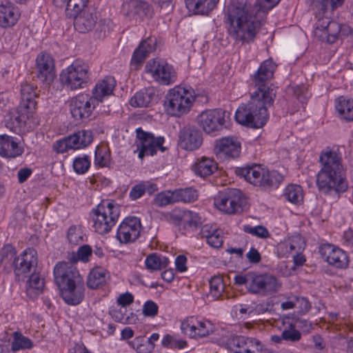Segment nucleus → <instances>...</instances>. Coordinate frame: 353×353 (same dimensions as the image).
Instances as JSON below:
<instances>
[{
	"label": "nucleus",
	"mask_w": 353,
	"mask_h": 353,
	"mask_svg": "<svg viewBox=\"0 0 353 353\" xmlns=\"http://www.w3.org/2000/svg\"><path fill=\"white\" fill-rule=\"evenodd\" d=\"M157 48V39L154 37H148L143 40L133 52L131 65L137 68L141 65L154 52Z\"/></svg>",
	"instance_id": "bb28decb"
},
{
	"label": "nucleus",
	"mask_w": 353,
	"mask_h": 353,
	"mask_svg": "<svg viewBox=\"0 0 353 353\" xmlns=\"http://www.w3.org/2000/svg\"><path fill=\"white\" fill-rule=\"evenodd\" d=\"M225 284L221 276H214L210 280V293L215 299L222 297Z\"/></svg>",
	"instance_id": "09e8293b"
},
{
	"label": "nucleus",
	"mask_w": 353,
	"mask_h": 353,
	"mask_svg": "<svg viewBox=\"0 0 353 353\" xmlns=\"http://www.w3.org/2000/svg\"><path fill=\"white\" fill-rule=\"evenodd\" d=\"M198 192L192 188H179L174 190L175 203H192L198 199Z\"/></svg>",
	"instance_id": "a19ab883"
},
{
	"label": "nucleus",
	"mask_w": 353,
	"mask_h": 353,
	"mask_svg": "<svg viewBox=\"0 0 353 353\" xmlns=\"http://www.w3.org/2000/svg\"><path fill=\"white\" fill-rule=\"evenodd\" d=\"M37 89V87L28 83L21 85V100L19 104L21 110H28L34 112L37 104L36 101L38 97Z\"/></svg>",
	"instance_id": "7c9ffc66"
},
{
	"label": "nucleus",
	"mask_w": 353,
	"mask_h": 353,
	"mask_svg": "<svg viewBox=\"0 0 353 353\" xmlns=\"http://www.w3.org/2000/svg\"><path fill=\"white\" fill-rule=\"evenodd\" d=\"M89 0H68L65 8V14L68 17H72L87 8Z\"/></svg>",
	"instance_id": "49530a36"
},
{
	"label": "nucleus",
	"mask_w": 353,
	"mask_h": 353,
	"mask_svg": "<svg viewBox=\"0 0 353 353\" xmlns=\"http://www.w3.org/2000/svg\"><path fill=\"white\" fill-rule=\"evenodd\" d=\"M314 35L322 41L334 43L343 36H347L353 40V29L347 25H341L332 21L327 17L319 18L315 23Z\"/></svg>",
	"instance_id": "423d86ee"
},
{
	"label": "nucleus",
	"mask_w": 353,
	"mask_h": 353,
	"mask_svg": "<svg viewBox=\"0 0 353 353\" xmlns=\"http://www.w3.org/2000/svg\"><path fill=\"white\" fill-rule=\"evenodd\" d=\"M235 173L250 183L263 188H277L283 179V175L278 171H270L260 164L237 168Z\"/></svg>",
	"instance_id": "20e7f679"
},
{
	"label": "nucleus",
	"mask_w": 353,
	"mask_h": 353,
	"mask_svg": "<svg viewBox=\"0 0 353 353\" xmlns=\"http://www.w3.org/2000/svg\"><path fill=\"white\" fill-rule=\"evenodd\" d=\"M293 300L295 301V307L299 309L300 313L305 314L310 310L311 304L307 298L295 295Z\"/></svg>",
	"instance_id": "0e129e2a"
},
{
	"label": "nucleus",
	"mask_w": 353,
	"mask_h": 353,
	"mask_svg": "<svg viewBox=\"0 0 353 353\" xmlns=\"http://www.w3.org/2000/svg\"><path fill=\"white\" fill-rule=\"evenodd\" d=\"M254 273L249 272L245 275H236L234 278V284L241 286L245 285L248 291L251 292Z\"/></svg>",
	"instance_id": "052dcab7"
},
{
	"label": "nucleus",
	"mask_w": 353,
	"mask_h": 353,
	"mask_svg": "<svg viewBox=\"0 0 353 353\" xmlns=\"http://www.w3.org/2000/svg\"><path fill=\"white\" fill-rule=\"evenodd\" d=\"M268 118V110L251 100L241 105L235 113V119L239 123L252 128H262Z\"/></svg>",
	"instance_id": "39448f33"
},
{
	"label": "nucleus",
	"mask_w": 353,
	"mask_h": 353,
	"mask_svg": "<svg viewBox=\"0 0 353 353\" xmlns=\"http://www.w3.org/2000/svg\"><path fill=\"white\" fill-rule=\"evenodd\" d=\"M145 71L157 83L163 85L172 84L177 79L174 67L162 59H153L148 61L145 64Z\"/></svg>",
	"instance_id": "9d476101"
},
{
	"label": "nucleus",
	"mask_w": 353,
	"mask_h": 353,
	"mask_svg": "<svg viewBox=\"0 0 353 353\" xmlns=\"http://www.w3.org/2000/svg\"><path fill=\"white\" fill-rule=\"evenodd\" d=\"M195 99L192 89L176 87L170 90L166 97V110L170 114L180 117L190 110Z\"/></svg>",
	"instance_id": "6e6552de"
},
{
	"label": "nucleus",
	"mask_w": 353,
	"mask_h": 353,
	"mask_svg": "<svg viewBox=\"0 0 353 353\" xmlns=\"http://www.w3.org/2000/svg\"><path fill=\"white\" fill-rule=\"evenodd\" d=\"M127 312L125 307L119 306V308H113L110 310V314L112 318L117 322L123 324L135 323L137 320V316L133 312H130V315H128Z\"/></svg>",
	"instance_id": "58836bf2"
},
{
	"label": "nucleus",
	"mask_w": 353,
	"mask_h": 353,
	"mask_svg": "<svg viewBox=\"0 0 353 353\" xmlns=\"http://www.w3.org/2000/svg\"><path fill=\"white\" fill-rule=\"evenodd\" d=\"M77 137L79 138L81 148H85L92 141V133L90 130H81L75 132Z\"/></svg>",
	"instance_id": "e2e57ef3"
},
{
	"label": "nucleus",
	"mask_w": 353,
	"mask_h": 353,
	"mask_svg": "<svg viewBox=\"0 0 353 353\" xmlns=\"http://www.w3.org/2000/svg\"><path fill=\"white\" fill-rule=\"evenodd\" d=\"M217 170V164L214 159L208 157H201L198 159L194 165V172L200 177L211 175Z\"/></svg>",
	"instance_id": "c9c22d12"
},
{
	"label": "nucleus",
	"mask_w": 353,
	"mask_h": 353,
	"mask_svg": "<svg viewBox=\"0 0 353 353\" xmlns=\"http://www.w3.org/2000/svg\"><path fill=\"white\" fill-rule=\"evenodd\" d=\"M95 99L88 94H80L72 98L70 103L71 114L76 120H82L88 118L96 105Z\"/></svg>",
	"instance_id": "4468645a"
},
{
	"label": "nucleus",
	"mask_w": 353,
	"mask_h": 353,
	"mask_svg": "<svg viewBox=\"0 0 353 353\" xmlns=\"http://www.w3.org/2000/svg\"><path fill=\"white\" fill-rule=\"evenodd\" d=\"M280 0H255L254 5L231 1L224 12L227 32L235 43H253L263 24L264 17Z\"/></svg>",
	"instance_id": "f257e3e1"
},
{
	"label": "nucleus",
	"mask_w": 353,
	"mask_h": 353,
	"mask_svg": "<svg viewBox=\"0 0 353 353\" xmlns=\"http://www.w3.org/2000/svg\"><path fill=\"white\" fill-rule=\"evenodd\" d=\"M130 344L139 353H150L154 347V344L146 340L144 336L136 337Z\"/></svg>",
	"instance_id": "de8ad7c7"
},
{
	"label": "nucleus",
	"mask_w": 353,
	"mask_h": 353,
	"mask_svg": "<svg viewBox=\"0 0 353 353\" xmlns=\"http://www.w3.org/2000/svg\"><path fill=\"white\" fill-rule=\"evenodd\" d=\"M215 148L219 154L236 159L240 156L241 144L236 137H223L216 141Z\"/></svg>",
	"instance_id": "4be33fe9"
},
{
	"label": "nucleus",
	"mask_w": 353,
	"mask_h": 353,
	"mask_svg": "<svg viewBox=\"0 0 353 353\" xmlns=\"http://www.w3.org/2000/svg\"><path fill=\"white\" fill-rule=\"evenodd\" d=\"M243 231L261 239H267L270 236L268 229L263 225L251 226L245 225L243 226Z\"/></svg>",
	"instance_id": "6e6d98bb"
},
{
	"label": "nucleus",
	"mask_w": 353,
	"mask_h": 353,
	"mask_svg": "<svg viewBox=\"0 0 353 353\" xmlns=\"http://www.w3.org/2000/svg\"><path fill=\"white\" fill-rule=\"evenodd\" d=\"M24 152L22 146L12 137L7 134L0 135V155L8 159L21 156Z\"/></svg>",
	"instance_id": "c85d7f7f"
},
{
	"label": "nucleus",
	"mask_w": 353,
	"mask_h": 353,
	"mask_svg": "<svg viewBox=\"0 0 353 353\" xmlns=\"http://www.w3.org/2000/svg\"><path fill=\"white\" fill-rule=\"evenodd\" d=\"M36 70L38 79L50 84L56 77L52 57L46 52L39 53L36 59Z\"/></svg>",
	"instance_id": "aec40b11"
},
{
	"label": "nucleus",
	"mask_w": 353,
	"mask_h": 353,
	"mask_svg": "<svg viewBox=\"0 0 353 353\" xmlns=\"http://www.w3.org/2000/svg\"><path fill=\"white\" fill-rule=\"evenodd\" d=\"M72 18H74L75 30L81 33H86L93 30L97 21V14L92 8L83 10Z\"/></svg>",
	"instance_id": "412c9836"
},
{
	"label": "nucleus",
	"mask_w": 353,
	"mask_h": 353,
	"mask_svg": "<svg viewBox=\"0 0 353 353\" xmlns=\"http://www.w3.org/2000/svg\"><path fill=\"white\" fill-rule=\"evenodd\" d=\"M174 203V190L162 191L158 193L153 200V203L161 208Z\"/></svg>",
	"instance_id": "8fccbe9b"
},
{
	"label": "nucleus",
	"mask_w": 353,
	"mask_h": 353,
	"mask_svg": "<svg viewBox=\"0 0 353 353\" xmlns=\"http://www.w3.org/2000/svg\"><path fill=\"white\" fill-rule=\"evenodd\" d=\"M21 13L13 3L0 4V27L8 28L14 26L19 19Z\"/></svg>",
	"instance_id": "c756f323"
},
{
	"label": "nucleus",
	"mask_w": 353,
	"mask_h": 353,
	"mask_svg": "<svg viewBox=\"0 0 353 353\" xmlns=\"http://www.w3.org/2000/svg\"><path fill=\"white\" fill-rule=\"evenodd\" d=\"M37 251L32 248H28L17 256L12 269L16 276H20L37 269Z\"/></svg>",
	"instance_id": "6ab92c4d"
},
{
	"label": "nucleus",
	"mask_w": 353,
	"mask_h": 353,
	"mask_svg": "<svg viewBox=\"0 0 353 353\" xmlns=\"http://www.w3.org/2000/svg\"><path fill=\"white\" fill-rule=\"evenodd\" d=\"M222 233L221 230H214L212 236L206 240L208 244L214 248H220L223 243Z\"/></svg>",
	"instance_id": "680f3d73"
},
{
	"label": "nucleus",
	"mask_w": 353,
	"mask_h": 353,
	"mask_svg": "<svg viewBox=\"0 0 353 353\" xmlns=\"http://www.w3.org/2000/svg\"><path fill=\"white\" fill-rule=\"evenodd\" d=\"M322 259L337 269H345L349 265V257L342 249L332 244H323L319 248Z\"/></svg>",
	"instance_id": "dca6fc26"
},
{
	"label": "nucleus",
	"mask_w": 353,
	"mask_h": 353,
	"mask_svg": "<svg viewBox=\"0 0 353 353\" xmlns=\"http://www.w3.org/2000/svg\"><path fill=\"white\" fill-rule=\"evenodd\" d=\"M255 88L256 90L251 94L250 100L268 110L274 103L277 88L273 84H270L269 86Z\"/></svg>",
	"instance_id": "a878e982"
},
{
	"label": "nucleus",
	"mask_w": 353,
	"mask_h": 353,
	"mask_svg": "<svg viewBox=\"0 0 353 353\" xmlns=\"http://www.w3.org/2000/svg\"><path fill=\"white\" fill-rule=\"evenodd\" d=\"M283 196L288 201L294 204H298L302 202L303 199V190L298 185H288L285 189Z\"/></svg>",
	"instance_id": "c03bdc74"
},
{
	"label": "nucleus",
	"mask_w": 353,
	"mask_h": 353,
	"mask_svg": "<svg viewBox=\"0 0 353 353\" xmlns=\"http://www.w3.org/2000/svg\"><path fill=\"white\" fill-rule=\"evenodd\" d=\"M219 0H185V6L195 14H208Z\"/></svg>",
	"instance_id": "72a5a7b5"
},
{
	"label": "nucleus",
	"mask_w": 353,
	"mask_h": 353,
	"mask_svg": "<svg viewBox=\"0 0 353 353\" xmlns=\"http://www.w3.org/2000/svg\"><path fill=\"white\" fill-rule=\"evenodd\" d=\"M33 343L29 338L23 336L19 332L13 333L12 351L16 352L19 350L31 349Z\"/></svg>",
	"instance_id": "a18cd8bd"
},
{
	"label": "nucleus",
	"mask_w": 353,
	"mask_h": 353,
	"mask_svg": "<svg viewBox=\"0 0 353 353\" xmlns=\"http://www.w3.org/2000/svg\"><path fill=\"white\" fill-rule=\"evenodd\" d=\"M196 337H204L212 332L213 326L210 321H196Z\"/></svg>",
	"instance_id": "bf43d9fd"
},
{
	"label": "nucleus",
	"mask_w": 353,
	"mask_h": 353,
	"mask_svg": "<svg viewBox=\"0 0 353 353\" xmlns=\"http://www.w3.org/2000/svg\"><path fill=\"white\" fill-rule=\"evenodd\" d=\"M53 273L63 301L71 305L79 304L84 297L85 284L77 268L67 262H59Z\"/></svg>",
	"instance_id": "f03ea898"
},
{
	"label": "nucleus",
	"mask_w": 353,
	"mask_h": 353,
	"mask_svg": "<svg viewBox=\"0 0 353 353\" xmlns=\"http://www.w3.org/2000/svg\"><path fill=\"white\" fill-rule=\"evenodd\" d=\"M276 65L271 59L264 61L257 71L252 76V82L255 88L269 86V81L273 78Z\"/></svg>",
	"instance_id": "5701e85b"
},
{
	"label": "nucleus",
	"mask_w": 353,
	"mask_h": 353,
	"mask_svg": "<svg viewBox=\"0 0 353 353\" xmlns=\"http://www.w3.org/2000/svg\"><path fill=\"white\" fill-rule=\"evenodd\" d=\"M147 269L152 271L159 270L162 268L163 261L161 258L155 253L151 254L147 256L145 261Z\"/></svg>",
	"instance_id": "13d9d810"
},
{
	"label": "nucleus",
	"mask_w": 353,
	"mask_h": 353,
	"mask_svg": "<svg viewBox=\"0 0 353 353\" xmlns=\"http://www.w3.org/2000/svg\"><path fill=\"white\" fill-rule=\"evenodd\" d=\"M17 251L11 244H6L0 250V267L10 272L17 260Z\"/></svg>",
	"instance_id": "f704fd0d"
},
{
	"label": "nucleus",
	"mask_w": 353,
	"mask_h": 353,
	"mask_svg": "<svg viewBox=\"0 0 353 353\" xmlns=\"http://www.w3.org/2000/svg\"><path fill=\"white\" fill-rule=\"evenodd\" d=\"M115 85L116 81L113 77H105L95 85L91 97L95 99L96 103L99 104L105 97L112 94Z\"/></svg>",
	"instance_id": "473e14b6"
},
{
	"label": "nucleus",
	"mask_w": 353,
	"mask_h": 353,
	"mask_svg": "<svg viewBox=\"0 0 353 353\" xmlns=\"http://www.w3.org/2000/svg\"><path fill=\"white\" fill-rule=\"evenodd\" d=\"M202 142V133L194 126L185 125L179 131L178 144L183 150H194L201 146Z\"/></svg>",
	"instance_id": "a211bd4d"
},
{
	"label": "nucleus",
	"mask_w": 353,
	"mask_h": 353,
	"mask_svg": "<svg viewBox=\"0 0 353 353\" xmlns=\"http://www.w3.org/2000/svg\"><path fill=\"white\" fill-rule=\"evenodd\" d=\"M90 167V161L88 156L78 157L73 161L74 172L79 174H85Z\"/></svg>",
	"instance_id": "864d4df0"
},
{
	"label": "nucleus",
	"mask_w": 353,
	"mask_h": 353,
	"mask_svg": "<svg viewBox=\"0 0 353 353\" xmlns=\"http://www.w3.org/2000/svg\"><path fill=\"white\" fill-rule=\"evenodd\" d=\"M242 201V192L240 190L228 188L219 192L214 199V205L226 214H234L243 210Z\"/></svg>",
	"instance_id": "ddd939ff"
},
{
	"label": "nucleus",
	"mask_w": 353,
	"mask_h": 353,
	"mask_svg": "<svg viewBox=\"0 0 353 353\" xmlns=\"http://www.w3.org/2000/svg\"><path fill=\"white\" fill-rule=\"evenodd\" d=\"M144 194V183L141 182L132 188L129 194V196L131 200L136 201L141 198Z\"/></svg>",
	"instance_id": "774afa93"
},
{
	"label": "nucleus",
	"mask_w": 353,
	"mask_h": 353,
	"mask_svg": "<svg viewBox=\"0 0 353 353\" xmlns=\"http://www.w3.org/2000/svg\"><path fill=\"white\" fill-rule=\"evenodd\" d=\"M174 219L182 221L191 228H196L202 223L199 214L190 210H183L180 214L174 215Z\"/></svg>",
	"instance_id": "37998d69"
},
{
	"label": "nucleus",
	"mask_w": 353,
	"mask_h": 353,
	"mask_svg": "<svg viewBox=\"0 0 353 353\" xmlns=\"http://www.w3.org/2000/svg\"><path fill=\"white\" fill-rule=\"evenodd\" d=\"M32 113L33 112L28 110H21L20 106L18 105L6 120V127L14 132L20 131L21 128L26 125L29 118L32 117Z\"/></svg>",
	"instance_id": "2f4dec72"
},
{
	"label": "nucleus",
	"mask_w": 353,
	"mask_h": 353,
	"mask_svg": "<svg viewBox=\"0 0 353 353\" xmlns=\"http://www.w3.org/2000/svg\"><path fill=\"white\" fill-rule=\"evenodd\" d=\"M158 100L155 89L149 87L136 92L130 100V104L134 108H146L156 103Z\"/></svg>",
	"instance_id": "cd10ccee"
},
{
	"label": "nucleus",
	"mask_w": 353,
	"mask_h": 353,
	"mask_svg": "<svg viewBox=\"0 0 353 353\" xmlns=\"http://www.w3.org/2000/svg\"><path fill=\"white\" fill-rule=\"evenodd\" d=\"M227 345L230 350H232V347H244L245 353H252L254 350L261 352L264 349L259 339L245 336H231L228 340Z\"/></svg>",
	"instance_id": "393cba45"
},
{
	"label": "nucleus",
	"mask_w": 353,
	"mask_h": 353,
	"mask_svg": "<svg viewBox=\"0 0 353 353\" xmlns=\"http://www.w3.org/2000/svg\"><path fill=\"white\" fill-rule=\"evenodd\" d=\"M92 254V249L89 245H83L79 248L77 252V259L74 261H81L88 262L90 256Z\"/></svg>",
	"instance_id": "69168bd1"
},
{
	"label": "nucleus",
	"mask_w": 353,
	"mask_h": 353,
	"mask_svg": "<svg viewBox=\"0 0 353 353\" xmlns=\"http://www.w3.org/2000/svg\"><path fill=\"white\" fill-rule=\"evenodd\" d=\"M302 238L300 236H294L280 245L283 255L288 256L290 254H296L301 250Z\"/></svg>",
	"instance_id": "79ce46f5"
},
{
	"label": "nucleus",
	"mask_w": 353,
	"mask_h": 353,
	"mask_svg": "<svg viewBox=\"0 0 353 353\" xmlns=\"http://www.w3.org/2000/svg\"><path fill=\"white\" fill-rule=\"evenodd\" d=\"M84 234L81 226L72 225L67 232V239L72 245H78L84 241Z\"/></svg>",
	"instance_id": "603ef678"
},
{
	"label": "nucleus",
	"mask_w": 353,
	"mask_h": 353,
	"mask_svg": "<svg viewBox=\"0 0 353 353\" xmlns=\"http://www.w3.org/2000/svg\"><path fill=\"white\" fill-rule=\"evenodd\" d=\"M158 305L153 301H147L143 307V314L145 316L154 317L158 314Z\"/></svg>",
	"instance_id": "338daca9"
},
{
	"label": "nucleus",
	"mask_w": 353,
	"mask_h": 353,
	"mask_svg": "<svg viewBox=\"0 0 353 353\" xmlns=\"http://www.w3.org/2000/svg\"><path fill=\"white\" fill-rule=\"evenodd\" d=\"M282 338L284 339L285 341H290V342H297L301 338V332L295 329V325L292 323H290L288 326V329H285L282 332Z\"/></svg>",
	"instance_id": "4d7b16f0"
},
{
	"label": "nucleus",
	"mask_w": 353,
	"mask_h": 353,
	"mask_svg": "<svg viewBox=\"0 0 353 353\" xmlns=\"http://www.w3.org/2000/svg\"><path fill=\"white\" fill-rule=\"evenodd\" d=\"M88 79V66L77 61L63 70L60 74L61 83L70 90L83 88Z\"/></svg>",
	"instance_id": "9b49d317"
},
{
	"label": "nucleus",
	"mask_w": 353,
	"mask_h": 353,
	"mask_svg": "<svg viewBox=\"0 0 353 353\" xmlns=\"http://www.w3.org/2000/svg\"><path fill=\"white\" fill-rule=\"evenodd\" d=\"M136 136L137 150H134V152H139L138 157L141 159L145 156H153L157 153V150H160L161 152L166 150L163 146L165 141L163 137L155 138L152 133L145 132L141 128L136 130Z\"/></svg>",
	"instance_id": "1a4fd4ad"
},
{
	"label": "nucleus",
	"mask_w": 353,
	"mask_h": 353,
	"mask_svg": "<svg viewBox=\"0 0 353 353\" xmlns=\"http://www.w3.org/2000/svg\"><path fill=\"white\" fill-rule=\"evenodd\" d=\"M108 272L102 267L93 268L90 272L87 285L91 289H97L101 286L106 280Z\"/></svg>",
	"instance_id": "4c0bfd02"
},
{
	"label": "nucleus",
	"mask_w": 353,
	"mask_h": 353,
	"mask_svg": "<svg viewBox=\"0 0 353 353\" xmlns=\"http://www.w3.org/2000/svg\"><path fill=\"white\" fill-rule=\"evenodd\" d=\"M151 12L148 2L143 0H128L122 4L121 12L129 17L142 19Z\"/></svg>",
	"instance_id": "b1692460"
},
{
	"label": "nucleus",
	"mask_w": 353,
	"mask_h": 353,
	"mask_svg": "<svg viewBox=\"0 0 353 353\" xmlns=\"http://www.w3.org/2000/svg\"><path fill=\"white\" fill-rule=\"evenodd\" d=\"M141 223L140 219L132 216L125 218L117 229V239L121 243H130L140 235Z\"/></svg>",
	"instance_id": "f3484780"
},
{
	"label": "nucleus",
	"mask_w": 353,
	"mask_h": 353,
	"mask_svg": "<svg viewBox=\"0 0 353 353\" xmlns=\"http://www.w3.org/2000/svg\"><path fill=\"white\" fill-rule=\"evenodd\" d=\"M119 207L110 202L101 203L92 210L93 228L97 233L105 234L115 225L119 216Z\"/></svg>",
	"instance_id": "0eeeda50"
},
{
	"label": "nucleus",
	"mask_w": 353,
	"mask_h": 353,
	"mask_svg": "<svg viewBox=\"0 0 353 353\" xmlns=\"http://www.w3.org/2000/svg\"><path fill=\"white\" fill-rule=\"evenodd\" d=\"M322 165L316 175V184L319 189L325 193L331 190L344 192L347 189V183L343 176V167L341 157L333 151L321 153L319 157Z\"/></svg>",
	"instance_id": "7ed1b4c3"
},
{
	"label": "nucleus",
	"mask_w": 353,
	"mask_h": 353,
	"mask_svg": "<svg viewBox=\"0 0 353 353\" xmlns=\"http://www.w3.org/2000/svg\"><path fill=\"white\" fill-rule=\"evenodd\" d=\"M229 113L221 108L203 111L197 117L199 125L207 134H213L222 130Z\"/></svg>",
	"instance_id": "f8f14e48"
},
{
	"label": "nucleus",
	"mask_w": 353,
	"mask_h": 353,
	"mask_svg": "<svg viewBox=\"0 0 353 353\" xmlns=\"http://www.w3.org/2000/svg\"><path fill=\"white\" fill-rule=\"evenodd\" d=\"M44 284V279L35 269L32 271L27 282V292L28 294L33 292L35 294H39L43 292Z\"/></svg>",
	"instance_id": "ea45409f"
},
{
	"label": "nucleus",
	"mask_w": 353,
	"mask_h": 353,
	"mask_svg": "<svg viewBox=\"0 0 353 353\" xmlns=\"http://www.w3.org/2000/svg\"><path fill=\"white\" fill-rule=\"evenodd\" d=\"M336 110L341 119L353 121V100L339 97L336 100Z\"/></svg>",
	"instance_id": "e433bc0d"
},
{
	"label": "nucleus",
	"mask_w": 353,
	"mask_h": 353,
	"mask_svg": "<svg viewBox=\"0 0 353 353\" xmlns=\"http://www.w3.org/2000/svg\"><path fill=\"white\" fill-rule=\"evenodd\" d=\"M281 288V283L275 276L270 274L254 273L250 292L265 296L277 292Z\"/></svg>",
	"instance_id": "2eb2a0df"
},
{
	"label": "nucleus",
	"mask_w": 353,
	"mask_h": 353,
	"mask_svg": "<svg viewBox=\"0 0 353 353\" xmlns=\"http://www.w3.org/2000/svg\"><path fill=\"white\" fill-rule=\"evenodd\" d=\"M110 161V154L104 146H97L95 150L94 163L99 167L108 166Z\"/></svg>",
	"instance_id": "3c124183"
},
{
	"label": "nucleus",
	"mask_w": 353,
	"mask_h": 353,
	"mask_svg": "<svg viewBox=\"0 0 353 353\" xmlns=\"http://www.w3.org/2000/svg\"><path fill=\"white\" fill-rule=\"evenodd\" d=\"M181 329L183 334L191 338L196 337V320L191 317L184 320L181 325Z\"/></svg>",
	"instance_id": "5fc2aeb1"
}]
</instances>
